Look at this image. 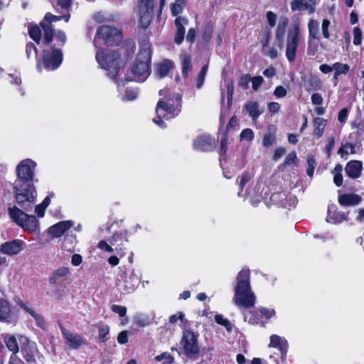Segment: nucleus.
I'll list each match as a JSON object with an SVG mask.
<instances>
[{
    "mask_svg": "<svg viewBox=\"0 0 364 364\" xmlns=\"http://www.w3.org/2000/svg\"><path fill=\"white\" fill-rule=\"evenodd\" d=\"M61 19H63L62 16H55L50 13H47L44 16L43 21L46 22V23H48L49 25H50L51 22L58 21H60Z\"/></svg>",
    "mask_w": 364,
    "mask_h": 364,
    "instance_id": "3c124183",
    "label": "nucleus"
},
{
    "mask_svg": "<svg viewBox=\"0 0 364 364\" xmlns=\"http://www.w3.org/2000/svg\"><path fill=\"white\" fill-rule=\"evenodd\" d=\"M19 306L26 311L28 314H29L36 321L37 325L40 327H43L44 326V320L43 317L37 314L34 309L28 306L26 304L23 302H21L19 304Z\"/></svg>",
    "mask_w": 364,
    "mask_h": 364,
    "instance_id": "c756f323",
    "label": "nucleus"
},
{
    "mask_svg": "<svg viewBox=\"0 0 364 364\" xmlns=\"http://www.w3.org/2000/svg\"><path fill=\"white\" fill-rule=\"evenodd\" d=\"M233 93H234V86H233L232 83H230L228 85V87H227L228 106L231 105Z\"/></svg>",
    "mask_w": 364,
    "mask_h": 364,
    "instance_id": "e2e57ef3",
    "label": "nucleus"
},
{
    "mask_svg": "<svg viewBox=\"0 0 364 364\" xmlns=\"http://www.w3.org/2000/svg\"><path fill=\"white\" fill-rule=\"evenodd\" d=\"M245 109L254 121L256 120L264 111L262 109H259V105L257 102L252 101L246 103Z\"/></svg>",
    "mask_w": 364,
    "mask_h": 364,
    "instance_id": "bb28decb",
    "label": "nucleus"
},
{
    "mask_svg": "<svg viewBox=\"0 0 364 364\" xmlns=\"http://www.w3.org/2000/svg\"><path fill=\"white\" fill-rule=\"evenodd\" d=\"M109 328L108 326H102L99 328L98 338L101 342H105L108 340L107 336L109 334Z\"/></svg>",
    "mask_w": 364,
    "mask_h": 364,
    "instance_id": "37998d69",
    "label": "nucleus"
},
{
    "mask_svg": "<svg viewBox=\"0 0 364 364\" xmlns=\"http://www.w3.org/2000/svg\"><path fill=\"white\" fill-rule=\"evenodd\" d=\"M95 58L99 65L107 70V75L113 80H115L120 68L124 65V60L119 50L110 49L109 47H100Z\"/></svg>",
    "mask_w": 364,
    "mask_h": 364,
    "instance_id": "f03ea898",
    "label": "nucleus"
},
{
    "mask_svg": "<svg viewBox=\"0 0 364 364\" xmlns=\"http://www.w3.org/2000/svg\"><path fill=\"white\" fill-rule=\"evenodd\" d=\"M289 23V20L287 17H282L279 18L277 29L276 38L277 40H282L284 38L286 28Z\"/></svg>",
    "mask_w": 364,
    "mask_h": 364,
    "instance_id": "7c9ffc66",
    "label": "nucleus"
},
{
    "mask_svg": "<svg viewBox=\"0 0 364 364\" xmlns=\"http://www.w3.org/2000/svg\"><path fill=\"white\" fill-rule=\"evenodd\" d=\"M36 166V164L30 159H27L21 161L16 168V180L25 181L26 182H32Z\"/></svg>",
    "mask_w": 364,
    "mask_h": 364,
    "instance_id": "ddd939ff",
    "label": "nucleus"
},
{
    "mask_svg": "<svg viewBox=\"0 0 364 364\" xmlns=\"http://www.w3.org/2000/svg\"><path fill=\"white\" fill-rule=\"evenodd\" d=\"M311 102L315 105H321L323 103V98L318 93H314L311 95Z\"/></svg>",
    "mask_w": 364,
    "mask_h": 364,
    "instance_id": "774afa93",
    "label": "nucleus"
},
{
    "mask_svg": "<svg viewBox=\"0 0 364 364\" xmlns=\"http://www.w3.org/2000/svg\"><path fill=\"white\" fill-rule=\"evenodd\" d=\"M362 33L359 28H354L353 29V43L356 46L361 43Z\"/></svg>",
    "mask_w": 364,
    "mask_h": 364,
    "instance_id": "864d4df0",
    "label": "nucleus"
},
{
    "mask_svg": "<svg viewBox=\"0 0 364 364\" xmlns=\"http://www.w3.org/2000/svg\"><path fill=\"white\" fill-rule=\"evenodd\" d=\"M266 16L269 26L271 28L274 27L277 22V15L272 11H269L267 12Z\"/></svg>",
    "mask_w": 364,
    "mask_h": 364,
    "instance_id": "603ef678",
    "label": "nucleus"
},
{
    "mask_svg": "<svg viewBox=\"0 0 364 364\" xmlns=\"http://www.w3.org/2000/svg\"><path fill=\"white\" fill-rule=\"evenodd\" d=\"M173 62L165 59L154 65V75L157 78H163L166 76L169 71L173 68Z\"/></svg>",
    "mask_w": 364,
    "mask_h": 364,
    "instance_id": "f3484780",
    "label": "nucleus"
},
{
    "mask_svg": "<svg viewBox=\"0 0 364 364\" xmlns=\"http://www.w3.org/2000/svg\"><path fill=\"white\" fill-rule=\"evenodd\" d=\"M307 164H308V168L306 170V173L309 176L313 177L314 171L316 167V163L314 157L312 155L308 156Z\"/></svg>",
    "mask_w": 364,
    "mask_h": 364,
    "instance_id": "58836bf2",
    "label": "nucleus"
},
{
    "mask_svg": "<svg viewBox=\"0 0 364 364\" xmlns=\"http://www.w3.org/2000/svg\"><path fill=\"white\" fill-rule=\"evenodd\" d=\"M32 53L35 54L38 62H43L48 70H54L62 63V51L55 47H28L26 49L28 57H30Z\"/></svg>",
    "mask_w": 364,
    "mask_h": 364,
    "instance_id": "20e7f679",
    "label": "nucleus"
},
{
    "mask_svg": "<svg viewBox=\"0 0 364 364\" xmlns=\"http://www.w3.org/2000/svg\"><path fill=\"white\" fill-rule=\"evenodd\" d=\"M296 47H287L286 55L289 61H294L295 59Z\"/></svg>",
    "mask_w": 364,
    "mask_h": 364,
    "instance_id": "13d9d810",
    "label": "nucleus"
},
{
    "mask_svg": "<svg viewBox=\"0 0 364 364\" xmlns=\"http://www.w3.org/2000/svg\"><path fill=\"white\" fill-rule=\"evenodd\" d=\"M4 341L7 348L14 354L17 353L19 349H21L18 336L16 337L15 336L8 334L5 336Z\"/></svg>",
    "mask_w": 364,
    "mask_h": 364,
    "instance_id": "393cba45",
    "label": "nucleus"
},
{
    "mask_svg": "<svg viewBox=\"0 0 364 364\" xmlns=\"http://www.w3.org/2000/svg\"><path fill=\"white\" fill-rule=\"evenodd\" d=\"M197 35V31L195 28H190L188 31V34L186 36V41L190 44H193L195 43L196 37Z\"/></svg>",
    "mask_w": 364,
    "mask_h": 364,
    "instance_id": "4d7b16f0",
    "label": "nucleus"
},
{
    "mask_svg": "<svg viewBox=\"0 0 364 364\" xmlns=\"http://www.w3.org/2000/svg\"><path fill=\"white\" fill-rule=\"evenodd\" d=\"M297 161L298 159L296 153L294 151L291 152L285 158L284 161L283 163V166H291L292 164L296 165L297 164Z\"/></svg>",
    "mask_w": 364,
    "mask_h": 364,
    "instance_id": "c03bdc74",
    "label": "nucleus"
},
{
    "mask_svg": "<svg viewBox=\"0 0 364 364\" xmlns=\"http://www.w3.org/2000/svg\"><path fill=\"white\" fill-rule=\"evenodd\" d=\"M73 225V222L71 220L61 221L50 227L48 233L53 237H59Z\"/></svg>",
    "mask_w": 364,
    "mask_h": 364,
    "instance_id": "a211bd4d",
    "label": "nucleus"
},
{
    "mask_svg": "<svg viewBox=\"0 0 364 364\" xmlns=\"http://www.w3.org/2000/svg\"><path fill=\"white\" fill-rule=\"evenodd\" d=\"M251 81L250 76L248 75H242L239 81V86L242 89L246 90L248 88L250 82Z\"/></svg>",
    "mask_w": 364,
    "mask_h": 364,
    "instance_id": "6e6d98bb",
    "label": "nucleus"
},
{
    "mask_svg": "<svg viewBox=\"0 0 364 364\" xmlns=\"http://www.w3.org/2000/svg\"><path fill=\"white\" fill-rule=\"evenodd\" d=\"M134 321L136 324L141 327H145L149 324V318L140 314H137L134 316Z\"/></svg>",
    "mask_w": 364,
    "mask_h": 364,
    "instance_id": "4c0bfd02",
    "label": "nucleus"
},
{
    "mask_svg": "<svg viewBox=\"0 0 364 364\" xmlns=\"http://www.w3.org/2000/svg\"><path fill=\"white\" fill-rule=\"evenodd\" d=\"M330 26V21L328 19H323L322 22V33L324 38H328L329 37L328 27Z\"/></svg>",
    "mask_w": 364,
    "mask_h": 364,
    "instance_id": "052dcab7",
    "label": "nucleus"
},
{
    "mask_svg": "<svg viewBox=\"0 0 364 364\" xmlns=\"http://www.w3.org/2000/svg\"><path fill=\"white\" fill-rule=\"evenodd\" d=\"M117 341L120 344H125L128 342L127 331H123L120 332L117 336Z\"/></svg>",
    "mask_w": 364,
    "mask_h": 364,
    "instance_id": "0e129e2a",
    "label": "nucleus"
},
{
    "mask_svg": "<svg viewBox=\"0 0 364 364\" xmlns=\"http://www.w3.org/2000/svg\"><path fill=\"white\" fill-rule=\"evenodd\" d=\"M14 188L18 205L26 210L31 209L37 195L32 182L16 180L14 183Z\"/></svg>",
    "mask_w": 364,
    "mask_h": 364,
    "instance_id": "423d86ee",
    "label": "nucleus"
},
{
    "mask_svg": "<svg viewBox=\"0 0 364 364\" xmlns=\"http://www.w3.org/2000/svg\"><path fill=\"white\" fill-rule=\"evenodd\" d=\"M252 83V88L254 90H257V89L261 86L263 82V78L261 76L254 77L251 79Z\"/></svg>",
    "mask_w": 364,
    "mask_h": 364,
    "instance_id": "680f3d73",
    "label": "nucleus"
},
{
    "mask_svg": "<svg viewBox=\"0 0 364 364\" xmlns=\"http://www.w3.org/2000/svg\"><path fill=\"white\" fill-rule=\"evenodd\" d=\"M274 94L277 97H284L287 95V90L282 86H277L274 90Z\"/></svg>",
    "mask_w": 364,
    "mask_h": 364,
    "instance_id": "338daca9",
    "label": "nucleus"
},
{
    "mask_svg": "<svg viewBox=\"0 0 364 364\" xmlns=\"http://www.w3.org/2000/svg\"><path fill=\"white\" fill-rule=\"evenodd\" d=\"M215 147V141L207 134L197 136L193 141V148L198 151H211L214 150Z\"/></svg>",
    "mask_w": 364,
    "mask_h": 364,
    "instance_id": "2eb2a0df",
    "label": "nucleus"
},
{
    "mask_svg": "<svg viewBox=\"0 0 364 364\" xmlns=\"http://www.w3.org/2000/svg\"><path fill=\"white\" fill-rule=\"evenodd\" d=\"M13 318V312L9 301L6 299H0V321L9 323Z\"/></svg>",
    "mask_w": 364,
    "mask_h": 364,
    "instance_id": "412c9836",
    "label": "nucleus"
},
{
    "mask_svg": "<svg viewBox=\"0 0 364 364\" xmlns=\"http://www.w3.org/2000/svg\"><path fill=\"white\" fill-rule=\"evenodd\" d=\"M269 347L275 348L280 350L282 355H286L287 351L288 343L284 338L277 335H272L270 336Z\"/></svg>",
    "mask_w": 364,
    "mask_h": 364,
    "instance_id": "5701e85b",
    "label": "nucleus"
},
{
    "mask_svg": "<svg viewBox=\"0 0 364 364\" xmlns=\"http://www.w3.org/2000/svg\"><path fill=\"white\" fill-rule=\"evenodd\" d=\"M276 137L274 134H267L264 136L262 143L266 147L272 146L275 141Z\"/></svg>",
    "mask_w": 364,
    "mask_h": 364,
    "instance_id": "de8ad7c7",
    "label": "nucleus"
},
{
    "mask_svg": "<svg viewBox=\"0 0 364 364\" xmlns=\"http://www.w3.org/2000/svg\"><path fill=\"white\" fill-rule=\"evenodd\" d=\"M151 50L149 47H141L131 68L132 76L127 81L144 82L151 74Z\"/></svg>",
    "mask_w": 364,
    "mask_h": 364,
    "instance_id": "7ed1b4c3",
    "label": "nucleus"
},
{
    "mask_svg": "<svg viewBox=\"0 0 364 364\" xmlns=\"http://www.w3.org/2000/svg\"><path fill=\"white\" fill-rule=\"evenodd\" d=\"M176 105L173 103V99L167 100H160L156 107V117L153 119V122L161 128L166 127V123L162 120L171 119L179 114L181 107V98L179 95H176Z\"/></svg>",
    "mask_w": 364,
    "mask_h": 364,
    "instance_id": "39448f33",
    "label": "nucleus"
},
{
    "mask_svg": "<svg viewBox=\"0 0 364 364\" xmlns=\"http://www.w3.org/2000/svg\"><path fill=\"white\" fill-rule=\"evenodd\" d=\"M30 37L36 43H40L42 36H43V43L48 44L51 42L53 37V31L51 25L41 21L39 25H33L28 29Z\"/></svg>",
    "mask_w": 364,
    "mask_h": 364,
    "instance_id": "9d476101",
    "label": "nucleus"
},
{
    "mask_svg": "<svg viewBox=\"0 0 364 364\" xmlns=\"http://www.w3.org/2000/svg\"><path fill=\"white\" fill-rule=\"evenodd\" d=\"M175 26L176 27V31L174 37V42L176 44H181L185 35V26L188 24V20L186 18L178 16L175 19Z\"/></svg>",
    "mask_w": 364,
    "mask_h": 364,
    "instance_id": "6ab92c4d",
    "label": "nucleus"
},
{
    "mask_svg": "<svg viewBox=\"0 0 364 364\" xmlns=\"http://www.w3.org/2000/svg\"><path fill=\"white\" fill-rule=\"evenodd\" d=\"M184 354L191 358H196L199 353V346L198 343V334L190 330H186L183 333L181 340Z\"/></svg>",
    "mask_w": 364,
    "mask_h": 364,
    "instance_id": "1a4fd4ad",
    "label": "nucleus"
},
{
    "mask_svg": "<svg viewBox=\"0 0 364 364\" xmlns=\"http://www.w3.org/2000/svg\"><path fill=\"white\" fill-rule=\"evenodd\" d=\"M215 320L218 324L225 326L228 331H231L232 325L228 319L223 318L222 315H216Z\"/></svg>",
    "mask_w": 364,
    "mask_h": 364,
    "instance_id": "a19ab883",
    "label": "nucleus"
},
{
    "mask_svg": "<svg viewBox=\"0 0 364 364\" xmlns=\"http://www.w3.org/2000/svg\"><path fill=\"white\" fill-rule=\"evenodd\" d=\"M314 134L318 137H321L326 127V120L323 118L316 117L314 119Z\"/></svg>",
    "mask_w": 364,
    "mask_h": 364,
    "instance_id": "2f4dec72",
    "label": "nucleus"
},
{
    "mask_svg": "<svg viewBox=\"0 0 364 364\" xmlns=\"http://www.w3.org/2000/svg\"><path fill=\"white\" fill-rule=\"evenodd\" d=\"M259 311L261 315L264 316L267 319H269L275 315V311L272 309L260 308Z\"/></svg>",
    "mask_w": 364,
    "mask_h": 364,
    "instance_id": "5fc2aeb1",
    "label": "nucleus"
},
{
    "mask_svg": "<svg viewBox=\"0 0 364 364\" xmlns=\"http://www.w3.org/2000/svg\"><path fill=\"white\" fill-rule=\"evenodd\" d=\"M97 247L101 249V250H103L106 252H113V248L107 244V242H105V240H101L98 243V245Z\"/></svg>",
    "mask_w": 364,
    "mask_h": 364,
    "instance_id": "69168bd1",
    "label": "nucleus"
},
{
    "mask_svg": "<svg viewBox=\"0 0 364 364\" xmlns=\"http://www.w3.org/2000/svg\"><path fill=\"white\" fill-rule=\"evenodd\" d=\"M138 92L135 89H127L125 95L123 97L124 100L129 101L134 100L137 97Z\"/></svg>",
    "mask_w": 364,
    "mask_h": 364,
    "instance_id": "8fccbe9b",
    "label": "nucleus"
},
{
    "mask_svg": "<svg viewBox=\"0 0 364 364\" xmlns=\"http://www.w3.org/2000/svg\"><path fill=\"white\" fill-rule=\"evenodd\" d=\"M249 269H242L237 274L233 301L239 307L249 309L255 304L256 296L250 287Z\"/></svg>",
    "mask_w": 364,
    "mask_h": 364,
    "instance_id": "f257e3e1",
    "label": "nucleus"
},
{
    "mask_svg": "<svg viewBox=\"0 0 364 364\" xmlns=\"http://www.w3.org/2000/svg\"><path fill=\"white\" fill-rule=\"evenodd\" d=\"M316 2L315 0H291L290 3L292 11H302L306 10L309 14L315 11Z\"/></svg>",
    "mask_w": 364,
    "mask_h": 364,
    "instance_id": "dca6fc26",
    "label": "nucleus"
},
{
    "mask_svg": "<svg viewBox=\"0 0 364 364\" xmlns=\"http://www.w3.org/2000/svg\"><path fill=\"white\" fill-rule=\"evenodd\" d=\"M251 178H252V176L248 173H244L241 176L240 181V183H239V186H240V191L238 192V195L239 196H240L241 192H242V188H244V186L246 185V183L247 182H249L251 180Z\"/></svg>",
    "mask_w": 364,
    "mask_h": 364,
    "instance_id": "a18cd8bd",
    "label": "nucleus"
},
{
    "mask_svg": "<svg viewBox=\"0 0 364 364\" xmlns=\"http://www.w3.org/2000/svg\"><path fill=\"white\" fill-rule=\"evenodd\" d=\"M180 59L181 61L182 75L186 77L193 68L191 64V55L186 52H183L181 54Z\"/></svg>",
    "mask_w": 364,
    "mask_h": 364,
    "instance_id": "a878e982",
    "label": "nucleus"
},
{
    "mask_svg": "<svg viewBox=\"0 0 364 364\" xmlns=\"http://www.w3.org/2000/svg\"><path fill=\"white\" fill-rule=\"evenodd\" d=\"M69 274V269L65 267H61L53 271L49 278L50 284H57L60 282V279L67 276Z\"/></svg>",
    "mask_w": 364,
    "mask_h": 364,
    "instance_id": "c85d7f7f",
    "label": "nucleus"
},
{
    "mask_svg": "<svg viewBox=\"0 0 364 364\" xmlns=\"http://www.w3.org/2000/svg\"><path fill=\"white\" fill-rule=\"evenodd\" d=\"M18 341L22 356L28 363H34L37 358H40L41 354L35 342L23 336H18Z\"/></svg>",
    "mask_w": 364,
    "mask_h": 364,
    "instance_id": "f8f14e48",
    "label": "nucleus"
},
{
    "mask_svg": "<svg viewBox=\"0 0 364 364\" xmlns=\"http://www.w3.org/2000/svg\"><path fill=\"white\" fill-rule=\"evenodd\" d=\"M121 30L109 26H101L97 29L95 41L106 46H117L122 43Z\"/></svg>",
    "mask_w": 364,
    "mask_h": 364,
    "instance_id": "6e6552de",
    "label": "nucleus"
},
{
    "mask_svg": "<svg viewBox=\"0 0 364 364\" xmlns=\"http://www.w3.org/2000/svg\"><path fill=\"white\" fill-rule=\"evenodd\" d=\"M309 37L311 38H318L319 35V23L315 20H310L308 23Z\"/></svg>",
    "mask_w": 364,
    "mask_h": 364,
    "instance_id": "473e14b6",
    "label": "nucleus"
},
{
    "mask_svg": "<svg viewBox=\"0 0 364 364\" xmlns=\"http://www.w3.org/2000/svg\"><path fill=\"white\" fill-rule=\"evenodd\" d=\"M155 359L157 361H161V360H164V362L163 363V364H173V361H174L173 357L170 353H168L167 352L163 353L157 355L155 358Z\"/></svg>",
    "mask_w": 364,
    "mask_h": 364,
    "instance_id": "ea45409f",
    "label": "nucleus"
},
{
    "mask_svg": "<svg viewBox=\"0 0 364 364\" xmlns=\"http://www.w3.org/2000/svg\"><path fill=\"white\" fill-rule=\"evenodd\" d=\"M363 168V164L360 161H350L346 167L347 175L353 178H357L360 176Z\"/></svg>",
    "mask_w": 364,
    "mask_h": 364,
    "instance_id": "4be33fe9",
    "label": "nucleus"
},
{
    "mask_svg": "<svg viewBox=\"0 0 364 364\" xmlns=\"http://www.w3.org/2000/svg\"><path fill=\"white\" fill-rule=\"evenodd\" d=\"M207 71H208V65H205L202 68V69L198 76L197 82H196V87L198 88H200L202 87V85L204 82V80H205V77Z\"/></svg>",
    "mask_w": 364,
    "mask_h": 364,
    "instance_id": "79ce46f5",
    "label": "nucleus"
},
{
    "mask_svg": "<svg viewBox=\"0 0 364 364\" xmlns=\"http://www.w3.org/2000/svg\"><path fill=\"white\" fill-rule=\"evenodd\" d=\"M8 210L12 220L24 230L28 232L40 231L38 220L34 215H28L16 206L9 208Z\"/></svg>",
    "mask_w": 364,
    "mask_h": 364,
    "instance_id": "0eeeda50",
    "label": "nucleus"
},
{
    "mask_svg": "<svg viewBox=\"0 0 364 364\" xmlns=\"http://www.w3.org/2000/svg\"><path fill=\"white\" fill-rule=\"evenodd\" d=\"M21 245L18 240L6 242L1 245L0 252L8 255H17L21 250Z\"/></svg>",
    "mask_w": 364,
    "mask_h": 364,
    "instance_id": "aec40b11",
    "label": "nucleus"
},
{
    "mask_svg": "<svg viewBox=\"0 0 364 364\" xmlns=\"http://www.w3.org/2000/svg\"><path fill=\"white\" fill-rule=\"evenodd\" d=\"M254 138V132L251 129H245L240 134V140L252 141Z\"/></svg>",
    "mask_w": 364,
    "mask_h": 364,
    "instance_id": "49530a36",
    "label": "nucleus"
},
{
    "mask_svg": "<svg viewBox=\"0 0 364 364\" xmlns=\"http://www.w3.org/2000/svg\"><path fill=\"white\" fill-rule=\"evenodd\" d=\"M60 330L65 340V345L70 348L77 349L86 343V340L80 335L72 333L63 326H60Z\"/></svg>",
    "mask_w": 364,
    "mask_h": 364,
    "instance_id": "4468645a",
    "label": "nucleus"
},
{
    "mask_svg": "<svg viewBox=\"0 0 364 364\" xmlns=\"http://www.w3.org/2000/svg\"><path fill=\"white\" fill-rule=\"evenodd\" d=\"M54 37L58 43L64 44L66 43V35L61 31H56Z\"/></svg>",
    "mask_w": 364,
    "mask_h": 364,
    "instance_id": "bf43d9fd",
    "label": "nucleus"
},
{
    "mask_svg": "<svg viewBox=\"0 0 364 364\" xmlns=\"http://www.w3.org/2000/svg\"><path fill=\"white\" fill-rule=\"evenodd\" d=\"M154 0H138L136 14L143 28H146L153 18Z\"/></svg>",
    "mask_w": 364,
    "mask_h": 364,
    "instance_id": "9b49d317",
    "label": "nucleus"
},
{
    "mask_svg": "<svg viewBox=\"0 0 364 364\" xmlns=\"http://www.w3.org/2000/svg\"><path fill=\"white\" fill-rule=\"evenodd\" d=\"M111 309L114 313L117 314L120 317H124L127 314V308L123 306L113 304L111 306Z\"/></svg>",
    "mask_w": 364,
    "mask_h": 364,
    "instance_id": "09e8293b",
    "label": "nucleus"
},
{
    "mask_svg": "<svg viewBox=\"0 0 364 364\" xmlns=\"http://www.w3.org/2000/svg\"><path fill=\"white\" fill-rule=\"evenodd\" d=\"M360 200V196L356 194H343L338 198V202L343 206L355 205L358 204Z\"/></svg>",
    "mask_w": 364,
    "mask_h": 364,
    "instance_id": "b1692460",
    "label": "nucleus"
},
{
    "mask_svg": "<svg viewBox=\"0 0 364 364\" xmlns=\"http://www.w3.org/2000/svg\"><path fill=\"white\" fill-rule=\"evenodd\" d=\"M213 31V25L210 23H207L203 28L202 37L205 43L208 42Z\"/></svg>",
    "mask_w": 364,
    "mask_h": 364,
    "instance_id": "e433bc0d",
    "label": "nucleus"
},
{
    "mask_svg": "<svg viewBox=\"0 0 364 364\" xmlns=\"http://www.w3.org/2000/svg\"><path fill=\"white\" fill-rule=\"evenodd\" d=\"M326 220L328 223H338L343 220H347V217L343 213H333L331 215V212L328 210V213Z\"/></svg>",
    "mask_w": 364,
    "mask_h": 364,
    "instance_id": "f704fd0d",
    "label": "nucleus"
},
{
    "mask_svg": "<svg viewBox=\"0 0 364 364\" xmlns=\"http://www.w3.org/2000/svg\"><path fill=\"white\" fill-rule=\"evenodd\" d=\"M333 70L336 72V75H340L342 74H346L350 69V67L347 64L336 63L333 64Z\"/></svg>",
    "mask_w": 364,
    "mask_h": 364,
    "instance_id": "c9c22d12",
    "label": "nucleus"
},
{
    "mask_svg": "<svg viewBox=\"0 0 364 364\" xmlns=\"http://www.w3.org/2000/svg\"><path fill=\"white\" fill-rule=\"evenodd\" d=\"M300 43V31L297 24L288 33L287 46H297Z\"/></svg>",
    "mask_w": 364,
    "mask_h": 364,
    "instance_id": "cd10ccee",
    "label": "nucleus"
},
{
    "mask_svg": "<svg viewBox=\"0 0 364 364\" xmlns=\"http://www.w3.org/2000/svg\"><path fill=\"white\" fill-rule=\"evenodd\" d=\"M186 3V0H175L174 3L171 4V11L173 16H176L181 14Z\"/></svg>",
    "mask_w": 364,
    "mask_h": 364,
    "instance_id": "72a5a7b5",
    "label": "nucleus"
}]
</instances>
